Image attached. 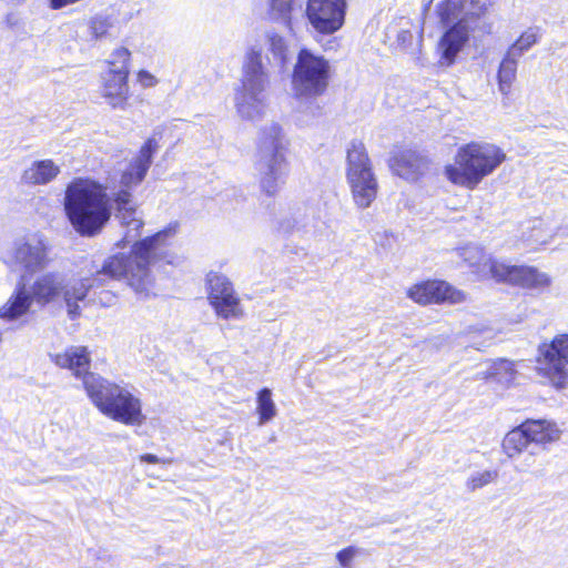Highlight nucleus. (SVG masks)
I'll return each mask as SVG.
<instances>
[{
    "instance_id": "nucleus-1",
    "label": "nucleus",
    "mask_w": 568,
    "mask_h": 568,
    "mask_svg": "<svg viewBox=\"0 0 568 568\" xmlns=\"http://www.w3.org/2000/svg\"><path fill=\"white\" fill-rule=\"evenodd\" d=\"M150 136L122 172L119 185L106 193L105 187L90 179L78 178L68 184L64 210L74 230L82 236L99 234L111 217V202L115 204V219L125 229V234L116 246L123 247L135 241L130 254H114L106 258L102 270L93 280L81 278L72 282L60 272H45L27 286L26 275L21 276L14 295L0 308V317L16 320L26 314L32 301L41 305L62 296L71 320L80 315L78 302L83 301L94 283L102 276L122 278L139 295L148 296L152 284L150 266L168 260L166 240L175 230L169 227L151 236L136 241L144 225L141 214L132 202V190L139 186L152 165L159 150V140Z\"/></svg>"
},
{
    "instance_id": "nucleus-2",
    "label": "nucleus",
    "mask_w": 568,
    "mask_h": 568,
    "mask_svg": "<svg viewBox=\"0 0 568 568\" xmlns=\"http://www.w3.org/2000/svg\"><path fill=\"white\" fill-rule=\"evenodd\" d=\"M487 0H443L436 6V13L444 32L438 41L440 64L449 67L469 41L470 33L490 31L485 14Z\"/></svg>"
},
{
    "instance_id": "nucleus-3",
    "label": "nucleus",
    "mask_w": 568,
    "mask_h": 568,
    "mask_svg": "<svg viewBox=\"0 0 568 568\" xmlns=\"http://www.w3.org/2000/svg\"><path fill=\"white\" fill-rule=\"evenodd\" d=\"M285 152L281 125L263 126L257 140L255 170L261 191L267 196H275L287 181L291 169Z\"/></svg>"
},
{
    "instance_id": "nucleus-4",
    "label": "nucleus",
    "mask_w": 568,
    "mask_h": 568,
    "mask_svg": "<svg viewBox=\"0 0 568 568\" xmlns=\"http://www.w3.org/2000/svg\"><path fill=\"white\" fill-rule=\"evenodd\" d=\"M83 386L99 410L124 425H140L144 420L141 400L124 387L97 374H87Z\"/></svg>"
},
{
    "instance_id": "nucleus-5",
    "label": "nucleus",
    "mask_w": 568,
    "mask_h": 568,
    "mask_svg": "<svg viewBox=\"0 0 568 568\" xmlns=\"http://www.w3.org/2000/svg\"><path fill=\"white\" fill-rule=\"evenodd\" d=\"M505 159L506 154L500 148L490 143L471 142L459 148L456 154V165H447L445 175L454 184L474 189Z\"/></svg>"
},
{
    "instance_id": "nucleus-6",
    "label": "nucleus",
    "mask_w": 568,
    "mask_h": 568,
    "mask_svg": "<svg viewBox=\"0 0 568 568\" xmlns=\"http://www.w3.org/2000/svg\"><path fill=\"white\" fill-rule=\"evenodd\" d=\"M332 77L329 61L310 49L300 50L292 73L293 97L300 103H310L312 116L321 115L322 108L314 103L328 88Z\"/></svg>"
},
{
    "instance_id": "nucleus-7",
    "label": "nucleus",
    "mask_w": 568,
    "mask_h": 568,
    "mask_svg": "<svg viewBox=\"0 0 568 568\" xmlns=\"http://www.w3.org/2000/svg\"><path fill=\"white\" fill-rule=\"evenodd\" d=\"M268 83L262 49L251 47L244 55L241 85L235 91V106L243 119L255 120L262 115Z\"/></svg>"
},
{
    "instance_id": "nucleus-8",
    "label": "nucleus",
    "mask_w": 568,
    "mask_h": 568,
    "mask_svg": "<svg viewBox=\"0 0 568 568\" xmlns=\"http://www.w3.org/2000/svg\"><path fill=\"white\" fill-rule=\"evenodd\" d=\"M346 178L355 204L361 209L371 206L376 199L378 183L362 141L353 140L347 149Z\"/></svg>"
},
{
    "instance_id": "nucleus-9",
    "label": "nucleus",
    "mask_w": 568,
    "mask_h": 568,
    "mask_svg": "<svg viewBox=\"0 0 568 568\" xmlns=\"http://www.w3.org/2000/svg\"><path fill=\"white\" fill-rule=\"evenodd\" d=\"M559 438V430L555 424L545 419L526 420L511 429L503 440V449L508 457L514 458L528 450L530 455L547 443Z\"/></svg>"
},
{
    "instance_id": "nucleus-10",
    "label": "nucleus",
    "mask_w": 568,
    "mask_h": 568,
    "mask_svg": "<svg viewBox=\"0 0 568 568\" xmlns=\"http://www.w3.org/2000/svg\"><path fill=\"white\" fill-rule=\"evenodd\" d=\"M538 349L541 355L538 372L556 388H565L568 385V333L556 335L549 343L539 345Z\"/></svg>"
},
{
    "instance_id": "nucleus-11",
    "label": "nucleus",
    "mask_w": 568,
    "mask_h": 568,
    "mask_svg": "<svg viewBox=\"0 0 568 568\" xmlns=\"http://www.w3.org/2000/svg\"><path fill=\"white\" fill-rule=\"evenodd\" d=\"M320 220L321 215L313 204L297 203L290 206L287 213L276 220L275 230L284 237L292 235L308 237L316 234Z\"/></svg>"
},
{
    "instance_id": "nucleus-12",
    "label": "nucleus",
    "mask_w": 568,
    "mask_h": 568,
    "mask_svg": "<svg viewBox=\"0 0 568 568\" xmlns=\"http://www.w3.org/2000/svg\"><path fill=\"white\" fill-rule=\"evenodd\" d=\"M490 277L497 282H506L519 285L525 288H545L551 283L548 274L539 272L534 266L526 265H508L497 260H488Z\"/></svg>"
},
{
    "instance_id": "nucleus-13",
    "label": "nucleus",
    "mask_w": 568,
    "mask_h": 568,
    "mask_svg": "<svg viewBox=\"0 0 568 568\" xmlns=\"http://www.w3.org/2000/svg\"><path fill=\"white\" fill-rule=\"evenodd\" d=\"M209 301L219 317L240 318L242 308L233 284L223 274L210 272L206 276Z\"/></svg>"
},
{
    "instance_id": "nucleus-14",
    "label": "nucleus",
    "mask_w": 568,
    "mask_h": 568,
    "mask_svg": "<svg viewBox=\"0 0 568 568\" xmlns=\"http://www.w3.org/2000/svg\"><path fill=\"white\" fill-rule=\"evenodd\" d=\"M6 263L23 271L26 276L42 271L49 263L48 245L44 239L33 235L14 243Z\"/></svg>"
},
{
    "instance_id": "nucleus-15",
    "label": "nucleus",
    "mask_w": 568,
    "mask_h": 568,
    "mask_svg": "<svg viewBox=\"0 0 568 568\" xmlns=\"http://www.w3.org/2000/svg\"><path fill=\"white\" fill-rule=\"evenodd\" d=\"M345 10V0H308L305 14L317 32L333 34L344 24Z\"/></svg>"
},
{
    "instance_id": "nucleus-16",
    "label": "nucleus",
    "mask_w": 568,
    "mask_h": 568,
    "mask_svg": "<svg viewBox=\"0 0 568 568\" xmlns=\"http://www.w3.org/2000/svg\"><path fill=\"white\" fill-rule=\"evenodd\" d=\"M409 298L420 305L450 303L458 304L466 300L463 291H459L445 281H426L415 284L407 292Z\"/></svg>"
},
{
    "instance_id": "nucleus-17",
    "label": "nucleus",
    "mask_w": 568,
    "mask_h": 568,
    "mask_svg": "<svg viewBox=\"0 0 568 568\" xmlns=\"http://www.w3.org/2000/svg\"><path fill=\"white\" fill-rule=\"evenodd\" d=\"M393 172L407 180L415 181L427 169V160L414 150H402L390 160Z\"/></svg>"
},
{
    "instance_id": "nucleus-18",
    "label": "nucleus",
    "mask_w": 568,
    "mask_h": 568,
    "mask_svg": "<svg viewBox=\"0 0 568 568\" xmlns=\"http://www.w3.org/2000/svg\"><path fill=\"white\" fill-rule=\"evenodd\" d=\"M51 361L61 368H68L74 376L82 377L87 374L90 366V353L85 346H69L62 353L50 354Z\"/></svg>"
},
{
    "instance_id": "nucleus-19",
    "label": "nucleus",
    "mask_w": 568,
    "mask_h": 568,
    "mask_svg": "<svg viewBox=\"0 0 568 568\" xmlns=\"http://www.w3.org/2000/svg\"><path fill=\"white\" fill-rule=\"evenodd\" d=\"M128 75L125 72L108 70L103 75V97L112 108H124L128 99Z\"/></svg>"
},
{
    "instance_id": "nucleus-20",
    "label": "nucleus",
    "mask_w": 568,
    "mask_h": 568,
    "mask_svg": "<svg viewBox=\"0 0 568 568\" xmlns=\"http://www.w3.org/2000/svg\"><path fill=\"white\" fill-rule=\"evenodd\" d=\"M60 173V168L52 160H38L26 169L21 175L24 184L42 185L54 180Z\"/></svg>"
},
{
    "instance_id": "nucleus-21",
    "label": "nucleus",
    "mask_w": 568,
    "mask_h": 568,
    "mask_svg": "<svg viewBox=\"0 0 568 568\" xmlns=\"http://www.w3.org/2000/svg\"><path fill=\"white\" fill-rule=\"evenodd\" d=\"M302 11L298 0H268L267 14L271 21L292 30L293 17Z\"/></svg>"
},
{
    "instance_id": "nucleus-22",
    "label": "nucleus",
    "mask_w": 568,
    "mask_h": 568,
    "mask_svg": "<svg viewBox=\"0 0 568 568\" xmlns=\"http://www.w3.org/2000/svg\"><path fill=\"white\" fill-rule=\"evenodd\" d=\"M518 60L519 58L510 55V53L506 51L499 64L497 73L498 89L504 95L510 92L513 82L516 79Z\"/></svg>"
},
{
    "instance_id": "nucleus-23",
    "label": "nucleus",
    "mask_w": 568,
    "mask_h": 568,
    "mask_svg": "<svg viewBox=\"0 0 568 568\" xmlns=\"http://www.w3.org/2000/svg\"><path fill=\"white\" fill-rule=\"evenodd\" d=\"M458 255L463 258L469 266L477 267L478 272L483 274V276H490L488 265H485L488 260H494L490 256H487L484 248L477 244H468L458 250Z\"/></svg>"
},
{
    "instance_id": "nucleus-24",
    "label": "nucleus",
    "mask_w": 568,
    "mask_h": 568,
    "mask_svg": "<svg viewBox=\"0 0 568 568\" xmlns=\"http://www.w3.org/2000/svg\"><path fill=\"white\" fill-rule=\"evenodd\" d=\"M542 37V29L538 26L527 28L518 39L507 49L510 55L521 58L535 44L539 42Z\"/></svg>"
},
{
    "instance_id": "nucleus-25",
    "label": "nucleus",
    "mask_w": 568,
    "mask_h": 568,
    "mask_svg": "<svg viewBox=\"0 0 568 568\" xmlns=\"http://www.w3.org/2000/svg\"><path fill=\"white\" fill-rule=\"evenodd\" d=\"M514 364L507 359H498L490 363L485 371H480V375L485 379H494L497 383H509L514 378Z\"/></svg>"
},
{
    "instance_id": "nucleus-26",
    "label": "nucleus",
    "mask_w": 568,
    "mask_h": 568,
    "mask_svg": "<svg viewBox=\"0 0 568 568\" xmlns=\"http://www.w3.org/2000/svg\"><path fill=\"white\" fill-rule=\"evenodd\" d=\"M267 50L272 54L273 63L281 70L285 68L287 62V43L284 37L274 31L266 33Z\"/></svg>"
},
{
    "instance_id": "nucleus-27",
    "label": "nucleus",
    "mask_w": 568,
    "mask_h": 568,
    "mask_svg": "<svg viewBox=\"0 0 568 568\" xmlns=\"http://www.w3.org/2000/svg\"><path fill=\"white\" fill-rule=\"evenodd\" d=\"M257 414L261 425L270 422L276 415V406L270 388H262L257 393Z\"/></svg>"
},
{
    "instance_id": "nucleus-28",
    "label": "nucleus",
    "mask_w": 568,
    "mask_h": 568,
    "mask_svg": "<svg viewBox=\"0 0 568 568\" xmlns=\"http://www.w3.org/2000/svg\"><path fill=\"white\" fill-rule=\"evenodd\" d=\"M130 51L124 48V47H120L118 49H115L111 55H110V59L108 61L109 63V70L110 71H113L114 72H125L126 74H129V60H130Z\"/></svg>"
},
{
    "instance_id": "nucleus-29",
    "label": "nucleus",
    "mask_w": 568,
    "mask_h": 568,
    "mask_svg": "<svg viewBox=\"0 0 568 568\" xmlns=\"http://www.w3.org/2000/svg\"><path fill=\"white\" fill-rule=\"evenodd\" d=\"M498 476L497 470H483V471H476L470 475V477L467 480V487L470 490L479 489L489 483L494 481Z\"/></svg>"
},
{
    "instance_id": "nucleus-30",
    "label": "nucleus",
    "mask_w": 568,
    "mask_h": 568,
    "mask_svg": "<svg viewBox=\"0 0 568 568\" xmlns=\"http://www.w3.org/2000/svg\"><path fill=\"white\" fill-rule=\"evenodd\" d=\"M357 555V548L354 546L346 547L336 554V559L343 568H348L353 558Z\"/></svg>"
},
{
    "instance_id": "nucleus-31",
    "label": "nucleus",
    "mask_w": 568,
    "mask_h": 568,
    "mask_svg": "<svg viewBox=\"0 0 568 568\" xmlns=\"http://www.w3.org/2000/svg\"><path fill=\"white\" fill-rule=\"evenodd\" d=\"M108 28H109V24H108L106 20H104L102 18H94L91 21L90 29H91L92 36L95 39L103 38L108 32Z\"/></svg>"
},
{
    "instance_id": "nucleus-32",
    "label": "nucleus",
    "mask_w": 568,
    "mask_h": 568,
    "mask_svg": "<svg viewBox=\"0 0 568 568\" xmlns=\"http://www.w3.org/2000/svg\"><path fill=\"white\" fill-rule=\"evenodd\" d=\"M414 34L409 30H403L397 36V42L399 45L407 48L413 41Z\"/></svg>"
},
{
    "instance_id": "nucleus-33",
    "label": "nucleus",
    "mask_w": 568,
    "mask_h": 568,
    "mask_svg": "<svg viewBox=\"0 0 568 568\" xmlns=\"http://www.w3.org/2000/svg\"><path fill=\"white\" fill-rule=\"evenodd\" d=\"M139 81L145 87H152L155 83V78L148 71L139 72Z\"/></svg>"
},
{
    "instance_id": "nucleus-34",
    "label": "nucleus",
    "mask_w": 568,
    "mask_h": 568,
    "mask_svg": "<svg viewBox=\"0 0 568 568\" xmlns=\"http://www.w3.org/2000/svg\"><path fill=\"white\" fill-rule=\"evenodd\" d=\"M141 462L148 463V464H156L160 463V458L154 454H143L140 457Z\"/></svg>"
}]
</instances>
